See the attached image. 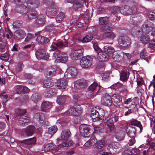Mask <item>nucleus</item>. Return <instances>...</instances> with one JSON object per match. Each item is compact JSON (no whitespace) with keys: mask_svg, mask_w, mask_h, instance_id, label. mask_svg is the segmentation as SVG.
<instances>
[{"mask_svg":"<svg viewBox=\"0 0 155 155\" xmlns=\"http://www.w3.org/2000/svg\"><path fill=\"white\" fill-rule=\"evenodd\" d=\"M82 113V110L81 106L78 105L74 107H71L69 110L65 112L61 113L56 118L58 119L56 122V124H59L62 126L65 125L67 123V121L64 120L62 118L67 115H73L78 116L80 115Z\"/></svg>","mask_w":155,"mask_h":155,"instance_id":"obj_1","label":"nucleus"},{"mask_svg":"<svg viewBox=\"0 0 155 155\" xmlns=\"http://www.w3.org/2000/svg\"><path fill=\"white\" fill-rule=\"evenodd\" d=\"M152 24L148 20L146 21L143 25L141 30L139 32V34H140V40L142 43L144 44H146L150 41V36L147 33L149 32V30L152 28Z\"/></svg>","mask_w":155,"mask_h":155,"instance_id":"obj_2","label":"nucleus"},{"mask_svg":"<svg viewBox=\"0 0 155 155\" xmlns=\"http://www.w3.org/2000/svg\"><path fill=\"white\" fill-rule=\"evenodd\" d=\"M92 127L86 124H82L79 127L80 135L85 137H90L93 133Z\"/></svg>","mask_w":155,"mask_h":155,"instance_id":"obj_3","label":"nucleus"},{"mask_svg":"<svg viewBox=\"0 0 155 155\" xmlns=\"http://www.w3.org/2000/svg\"><path fill=\"white\" fill-rule=\"evenodd\" d=\"M15 112L18 115H20V117L19 121V123L20 125H23L26 123H28L30 121V118L28 115L25 116L24 115L26 113L25 110L17 109Z\"/></svg>","mask_w":155,"mask_h":155,"instance_id":"obj_4","label":"nucleus"},{"mask_svg":"<svg viewBox=\"0 0 155 155\" xmlns=\"http://www.w3.org/2000/svg\"><path fill=\"white\" fill-rule=\"evenodd\" d=\"M68 35H66L64 37V41H59L57 42H53L51 46V50L54 51L57 48H63L68 46Z\"/></svg>","mask_w":155,"mask_h":155,"instance_id":"obj_5","label":"nucleus"},{"mask_svg":"<svg viewBox=\"0 0 155 155\" xmlns=\"http://www.w3.org/2000/svg\"><path fill=\"white\" fill-rule=\"evenodd\" d=\"M28 11L27 15L28 21L36 18L38 15L37 12L35 10H28V8L25 5H23L22 6V8L21 10L20 13L22 15L26 13Z\"/></svg>","mask_w":155,"mask_h":155,"instance_id":"obj_6","label":"nucleus"},{"mask_svg":"<svg viewBox=\"0 0 155 155\" xmlns=\"http://www.w3.org/2000/svg\"><path fill=\"white\" fill-rule=\"evenodd\" d=\"M92 58L90 56L84 57L81 60L80 64L81 67L86 68L90 67L92 64Z\"/></svg>","mask_w":155,"mask_h":155,"instance_id":"obj_7","label":"nucleus"},{"mask_svg":"<svg viewBox=\"0 0 155 155\" xmlns=\"http://www.w3.org/2000/svg\"><path fill=\"white\" fill-rule=\"evenodd\" d=\"M108 28L104 30L103 36L106 38L113 40L116 37L115 34L113 32L110 31V30L113 28L112 25L109 23L107 25Z\"/></svg>","mask_w":155,"mask_h":155,"instance_id":"obj_8","label":"nucleus"},{"mask_svg":"<svg viewBox=\"0 0 155 155\" xmlns=\"http://www.w3.org/2000/svg\"><path fill=\"white\" fill-rule=\"evenodd\" d=\"M118 42L121 46L127 47L130 45L131 41L130 38L127 36H121L119 38Z\"/></svg>","mask_w":155,"mask_h":155,"instance_id":"obj_9","label":"nucleus"},{"mask_svg":"<svg viewBox=\"0 0 155 155\" xmlns=\"http://www.w3.org/2000/svg\"><path fill=\"white\" fill-rule=\"evenodd\" d=\"M77 73V70L75 68L70 67L67 69L65 72L64 76L65 78H74L76 76Z\"/></svg>","mask_w":155,"mask_h":155,"instance_id":"obj_10","label":"nucleus"},{"mask_svg":"<svg viewBox=\"0 0 155 155\" xmlns=\"http://www.w3.org/2000/svg\"><path fill=\"white\" fill-rule=\"evenodd\" d=\"M121 147L120 143L117 142H114L108 145L107 149L111 152L114 151L115 153H118L121 150Z\"/></svg>","mask_w":155,"mask_h":155,"instance_id":"obj_11","label":"nucleus"},{"mask_svg":"<svg viewBox=\"0 0 155 155\" xmlns=\"http://www.w3.org/2000/svg\"><path fill=\"white\" fill-rule=\"evenodd\" d=\"M35 55L38 59L44 58L45 60H47L49 57L48 53L46 54L45 51L43 49L38 50L35 52Z\"/></svg>","mask_w":155,"mask_h":155,"instance_id":"obj_12","label":"nucleus"},{"mask_svg":"<svg viewBox=\"0 0 155 155\" xmlns=\"http://www.w3.org/2000/svg\"><path fill=\"white\" fill-rule=\"evenodd\" d=\"M124 52L122 51H117L114 52L112 55L113 60L117 62L122 61L124 58Z\"/></svg>","mask_w":155,"mask_h":155,"instance_id":"obj_13","label":"nucleus"},{"mask_svg":"<svg viewBox=\"0 0 155 155\" xmlns=\"http://www.w3.org/2000/svg\"><path fill=\"white\" fill-rule=\"evenodd\" d=\"M97 88L98 84L95 82H94L88 87V92L90 93L89 97H94L98 93V91L95 92Z\"/></svg>","mask_w":155,"mask_h":155,"instance_id":"obj_14","label":"nucleus"},{"mask_svg":"<svg viewBox=\"0 0 155 155\" xmlns=\"http://www.w3.org/2000/svg\"><path fill=\"white\" fill-rule=\"evenodd\" d=\"M35 118L39 119V121L40 124L44 127L47 126L48 124V121H45V118L44 114L43 113L36 114L34 115Z\"/></svg>","mask_w":155,"mask_h":155,"instance_id":"obj_15","label":"nucleus"},{"mask_svg":"<svg viewBox=\"0 0 155 155\" xmlns=\"http://www.w3.org/2000/svg\"><path fill=\"white\" fill-rule=\"evenodd\" d=\"M101 102L103 105L108 106H110L112 103V100L110 96L107 94H105V96L102 97Z\"/></svg>","mask_w":155,"mask_h":155,"instance_id":"obj_16","label":"nucleus"},{"mask_svg":"<svg viewBox=\"0 0 155 155\" xmlns=\"http://www.w3.org/2000/svg\"><path fill=\"white\" fill-rule=\"evenodd\" d=\"M82 51L81 49L72 51L70 55L71 59L73 60H77L79 59L82 55Z\"/></svg>","mask_w":155,"mask_h":155,"instance_id":"obj_17","label":"nucleus"},{"mask_svg":"<svg viewBox=\"0 0 155 155\" xmlns=\"http://www.w3.org/2000/svg\"><path fill=\"white\" fill-rule=\"evenodd\" d=\"M114 101V104L116 106L120 107L122 104V98L118 94H114L112 96Z\"/></svg>","mask_w":155,"mask_h":155,"instance_id":"obj_18","label":"nucleus"},{"mask_svg":"<svg viewBox=\"0 0 155 155\" xmlns=\"http://www.w3.org/2000/svg\"><path fill=\"white\" fill-rule=\"evenodd\" d=\"M67 84V81L64 79H60L57 80L56 86L59 89H65L66 87Z\"/></svg>","mask_w":155,"mask_h":155,"instance_id":"obj_19","label":"nucleus"},{"mask_svg":"<svg viewBox=\"0 0 155 155\" xmlns=\"http://www.w3.org/2000/svg\"><path fill=\"white\" fill-rule=\"evenodd\" d=\"M87 84L86 81L84 79H80L75 81L74 82V87L79 89L84 87Z\"/></svg>","mask_w":155,"mask_h":155,"instance_id":"obj_20","label":"nucleus"},{"mask_svg":"<svg viewBox=\"0 0 155 155\" xmlns=\"http://www.w3.org/2000/svg\"><path fill=\"white\" fill-rule=\"evenodd\" d=\"M96 56L97 59L100 61H105L108 59L109 56L106 53H104L102 51L97 52Z\"/></svg>","mask_w":155,"mask_h":155,"instance_id":"obj_21","label":"nucleus"},{"mask_svg":"<svg viewBox=\"0 0 155 155\" xmlns=\"http://www.w3.org/2000/svg\"><path fill=\"white\" fill-rule=\"evenodd\" d=\"M149 144V148L147 150V152L149 154L150 153V151H153L155 149V143H152L150 144L149 143V140H147L146 141V143L145 145L144 144H143L140 145L139 147V148L144 147L145 148H147L148 147V145Z\"/></svg>","mask_w":155,"mask_h":155,"instance_id":"obj_22","label":"nucleus"},{"mask_svg":"<svg viewBox=\"0 0 155 155\" xmlns=\"http://www.w3.org/2000/svg\"><path fill=\"white\" fill-rule=\"evenodd\" d=\"M52 104L51 102L47 101H43L41 105V109L42 111L46 112L51 108Z\"/></svg>","mask_w":155,"mask_h":155,"instance_id":"obj_23","label":"nucleus"},{"mask_svg":"<svg viewBox=\"0 0 155 155\" xmlns=\"http://www.w3.org/2000/svg\"><path fill=\"white\" fill-rule=\"evenodd\" d=\"M56 69V66H51L46 69L44 73V75L46 77L52 76L55 74Z\"/></svg>","mask_w":155,"mask_h":155,"instance_id":"obj_24","label":"nucleus"},{"mask_svg":"<svg viewBox=\"0 0 155 155\" xmlns=\"http://www.w3.org/2000/svg\"><path fill=\"white\" fill-rule=\"evenodd\" d=\"M120 12L124 15H128L133 13V11L131 8L128 6H122L120 11Z\"/></svg>","mask_w":155,"mask_h":155,"instance_id":"obj_25","label":"nucleus"},{"mask_svg":"<svg viewBox=\"0 0 155 155\" xmlns=\"http://www.w3.org/2000/svg\"><path fill=\"white\" fill-rule=\"evenodd\" d=\"M108 128L111 133H114L115 131V128L114 125L113 120L111 119H109L107 120L106 122Z\"/></svg>","mask_w":155,"mask_h":155,"instance_id":"obj_26","label":"nucleus"},{"mask_svg":"<svg viewBox=\"0 0 155 155\" xmlns=\"http://www.w3.org/2000/svg\"><path fill=\"white\" fill-rule=\"evenodd\" d=\"M71 135V134L69 130H63L61 134V137L63 142L68 140Z\"/></svg>","mask_w":155,"mask_h":155,"instance_id":"obj_27","label":"nucleus"},{"mask_svg":"<svg viewBox=\"0 0 155 155\" xmlns=\"http://www.w3.org/2000/svg\"><path fill=\"white\" fill-rule=\"evenodd\" d=\"M40 32H37L35 34V35L38 36L37 38V41L40 44H42L48 42L49 41V39L44 36L38 35L39 34Z\"/></svg>","mask_w":155,"mask_h":155,"instance_id":"obj_28","label":"nucleus"},{"mask_svg":"<svg viewBox=\"0 0 155 155\" xmlns=\"http://www.w3.org/2000/svg\"><path fill=\"white\" fill-rule=\"evenodd\" d=\"M99 113L96 110L92 109L91 110V117L94 121H97L100 120Z\"/></svg>","mask_w":155,"mask_h":155,"instance_id":"obj_29","label":"nucleus"},{"mask_svg":"<svg viewBox=\"0 0 155 155\" xmlns=\"http://www.w3.org/2000/svg\"><path fill=\"white\" fill-rule=\"evenodd\" d=\"M127 135L130 138H133L135 134L136 130L135 128L132 126L129 127L126 130Z\"/></svg>","mask_w":155,"mask_h":155,"instance_id":"obj_30","label":"nucleus"},{"mask_svg":"<svg viewBox=\"0 0 155 155\" xmlns=\"http://www.w3.org/2000/svg\"><path fill=\"white\" fill-rule=\"evenodd\" d=\"M111 88L115 90L121 89L123 91L127 92V89L126 86L123 85L119 83H117L113 84L111 86Z\"/></svg>","mask_w":155,"mask_h":155,"instance_id":"obj_31","label":"nucleus"},{"mask_svg":"<svg viewBox=\"0 0 155 155\" xmlns=\"http://www.w3.org/2000/svg\"><path fill=\"white\" fill-rule=\"evenodd\" d=\"M35 131V127L32 125H30L26 128L25 132L26 135L31 136L34 133Z\"/></svg>","mask_w":155,"mask_h":155,"instance_id":"obj_32","label":"nucleus"},{"mask_svg":"<svg viewBox=\"0 0 155 155\" xmlns=\"http://www.w3.org/2000/svg\"><path fill=\"white\" fill-rule=\"evenodd\" d=\"M21 142L23 145L24 144L29 145H33L36 143V138L35 137H34L32 138L25 140Z\"/></svg>","mask_w":155,"mask_h":155,"instance_id":"obj_33","label":"nucleus"},{"mask_svg":"<svg viewBox=\"0 0 155 155\" xmlns=\"http://www.w3.org/2000/svg\"><path fill=\"white\" fill-rule=\"evenodd\" d=\"M140 58L144 59L147 61H148L150 58V55L145 49H143L142 51L140 54Z\"/></svg>","mask_w":155,"mask_h":155,"instance_id":"obj_34","label":"nucleus"},{"mask_svg":"<svg viewBox=\"0 0 155 155\" xmlns=\"http://www.w3.org/2000/svg\"><path fill=\"white\" fill-rule=\"evenodd\" d=\"M97 141V140L94 136L91 137L89 140H88L84 145V146L89 147L94 145Z\"/></svg>","mask_w":155,"mask_h":155,"instance_id":"obj_35","label":"nucleus"},{"mask_svg":"<svg viewBox=\"0 0 155 155\" xmlns=\"http://www.w3.org/2000/svg\"><path fill=\"white\" fill-rule=\"evenodd\" d=\"M50 9H48L46 10V13L47 14L51 15H56L57 12L58 10L57 7L54 5H52Z\"/></svg>","mask_w":155,"mask_h":155,"instance_id":"obj_36","label":"nucleus"},{"mask_svg":"<svg viewBox=\"0 0 155 155\" xmlns=\"http://www.w3.org/2000/svg\"><path fill=\"white\" fill-rule=\"evenodd\" d=\"M15 35L17 38L21 39L23 38L26 36V33L24 30H19L15 32Z\"/></svg>","mask_w":155,"mask_h":155,"instance_id":"obj_37","label":"nucleus"},{"mask_svg":"<svg viewBox=\"0 0 155 155\" xmlns=\"http://www.w3.org/2000/svg\"><path fill=\"white\" fill-rule=\"evenodd\" d=\"M45 16L43 14H40L39 15L36 21L38 26L45 23Z\"/></svg>","mask_w":155,"mask_h":155,"instance_id":"obj_38","label":"nucleus"},{"mask_svg":"<svg viewBox=\"0 0 155 155\" xmlns=\"http://www.w3.org/2000/svg\"><path fill=\"white\" fill-rule=\"evenodd\" d=\"M66 96L65 95H59L57 98L56 102L59 105H63L65 102Z\"/></svg>","mask_w":155,"mask_h":155,"instance_id":"obj_39","label":"nucleus"},{"mask_svg":"<svg viewBox=\"0 0 155 155\" xmlns=\"http://www.w3.org/2000/svg\"><path fill=\"white\" fill-rule=\"evenodd\" d=\"M93 38V37L91 35H88L82 38H80L78 39L79 41L83 43H86L90 42Z\"/></svg>","mask_w":155,"mask_h":155,"instance_id":"obj_40","label":"nucleus"},{"mask_svg":"<svg viewBox=\"0 0 155 155\" xmlns=\"http://www.w3.org/2000/svg\"><path fill=\"white\" fill-rule=\"evenodd\" d=\"M61 53L59 51H56L53 54V59L54 60V62L56 63L59 62L60 60V57Z\"/></svg>","mask_w":155,"mask_h":155,"instance_id":"obj_41","label":"nucleus"},{"mask_svg":"<svg viewBox=\"0 0 155 155\" xmlns=\"http://www.w3.org/2000/svg\"><path fill=\"white\" fill-rule=\"evenodd\" d=\"M43 84L44 87L48 88L52 87L54 85V82L52 80L48 79L44 81Z\"/></svg>","mask_w":155,"mask_h":155,"instance_id":"obj_42","label":"nucleus"},{"mask_svg":"<svg viewBox=\"0 0 155 155\" xmlns=\"http://www.w3.org/2000/svg\"><path fill=\"white\" fill-rule=\"evenodd\" d=\"M125 135V133L124 131H120L117 132L115 137L118 141H121L124 139Z\"/></svg>","mask_w":155,"mask_h":155,"instance_id":"obj_43","label":"nucleus"},{"mask_svg":"<svg viewBox=\"0 0 155 155\" xmlns=\"http://www.w3.org/2000/svg\"><path fill=\"white\" fill-rule=\"evenodd\" d=\"M130 123L131 125L138 127L140 130V131H141L142 129V126L140 121L135 119H133L130 121Z\"/></svg>","mask_w":155,"mask_h":155,"instance_id":"obj_44","label":"nucleus"},{"mask_svg":"<svg viewBox=\"0 0 155 155\" xmlns=\"http://www.w3.org/2000/svg\"><path fill=\"white\" fill-rule=\"evenodd\" d=\"M109 18L107 17H100L99 18V22L100 25H106L109 21Z\"/></svg>","mask_w":155,"mask_h":155,"instance_id":"obj_45","label":"nucleus"},{"mask_svg":"<svg viewBox=\"0 0 155 155\" xmlns=\"http://www.w3.org/2000/svg\"><path fill=\"white\" fill-rule=\"evenodd\" d=\"M105 143L104 140H101L98 141L95 144V147L97 149H101L105 145Z\"/></svg>","mask_w":155,"mask_h":155,"instance_id":"obj_46","label":"nucleus"},{"mask_svg":"<svg viewBox=\"0 0 155 155\" xmlns=\"http://www.w3.org/2000/svg\"><path fill=\"white\" fill-rule=\"evenodd\" d=\"M27 3L30 4L34 8H37L39 5V2L38 0H28Z\"/></svg>","mask_w":155,"mask_h":155,"instance_id":"obj_47","label":"nucleus"},{"mask_svg":"<svg viewBox=\"0 0 155 155\" xmlns=\"http://www.w3.org/2000/svg\"><path fill=\"white\" fill-rule=\"evenodd\" d=\"M128 77L127 73L126 71H123L120 74V79L123 81H127Z\"/></svg>","mask_w":155,"mask_h":155,"instance_id":"obj_48","label":"nucleus"},{"mask_svg":"<svg viewBox=\"0 0 155 155\" xmlns=\"http://www.w3.org/2000/svg\"><path fill=\"white\" fill-rule=\"evenodd\" d=\"M104 51L106 53H107L108 54H113L114 52V49L113 47L111 46L107 47V46H104Z\"/></svg>","mask_w":155,"mask_h":155,"instance_id":"obj_49","label":"nucleus"},{"mask_svg":"<svg viewBox=\"0 0 155 155\" xmlns=\"http://www.w3.org/2000/svg\"><path fill=\"white\" fill-rule=\"evenodd\" d=\"M57 130L58 128L56 126H53L48 129V133L51 135H52L55 133Z\"/></svg>","mask_w":155,"mask_h":155,"instance_id":"obj_50","label":"nucleus"},{"mask_svg":"<svg viewBox=\"0 0 155 155\" xmlns=\"http://www.w3.org/2000/svg\"><path fill=\"white\" fill-rule=\"evenodd\" d=\"M64 16V13L62 12H60L57 15L56 18V20L57 22L60 23L62 21Z\"/></svg>","mask_w":155,"mask_h":155,"instance_id":"obj_51","label":"nucleus"},{"mask_svg":"<svg viewBox=\"0 0 155 155\" xmlns=\"http://www.w3.org/2000/svg\"><path fill=\"white\" fill-rule=\"evenodd\" d=\"M54 148V145L52 143H49L46 145L44 147V150L45 152L50 150H52Z\"/></svg>","mask_w":155,"mask_h":155,"instance_id":"obj_52","label":"nucleus"},{"mask_svg":"<svg viewBox=\"0 0 155 155\" xmlns=\"http://www.w3.org/2000/svg\"><path fill=\"white\" fill-rule=\"evenodd\" d=\"M67 141L68 140H66V141H64L62 144H59L58 145V147H68V146H70L72 144L73 142L72 141H69V142H68V143Z\"/></svg>","mask_w":155,"mask_h":155,"instance_id":"obj_53","label":"nucleus"},{"mask_svg":"<svg viewBox=\"0 0 155 155\" xmlns=\"http://www.w3.org/2000/svg\"><path fill=\"white\" fill-rule=\"evenodd\" d=\"M82 5V2L80 1H77L74 4L73 8L74 9H77L81 8Z\"/></svg>","mask_w":155,"mask_h":155,"instance_id":"obj_54","label":"nucleus"},{"mask_svg":"<svg viewBox=\"0 0 155 155\" xmlns=\"http://www.w3.org/2000/svg\"><path fill=\"white\" fill-rule=\"evenodd\" d=\"M60 59L59 62L65 63L67 61L68 59V57L67 54H61Z\"/></svg>","mask_w":155,"mask_h":155,"instance_id":"obj_55","label":"nucleus"},{"mask_svg":"<svg viewBox=\"0 0 155 155\" xmlns=\"http://www.w3.org/2000/svg\"><path fill=\"white\" fill-rule=\"evenodd\" d=\"M31 99L35 102H36L41 99V97L38 94H34L31 96Z\"/></svg>","mask_w":155,"mask_h":155,"instance_id":"obj_56","label":"nucleus"},{"mask_svg":"<svg viewBox=\"0 0 155 155\" xmlns=\"http://www.w3.org/2000/svg\"><path fill=\"white\" fill-rule=\"evenodd\" d=\"M11 140L12 141V142H11V144H10V146L13 148H15L16 147H17L18 145H20V144H21V142H15L14 141V142H13V141L14 140V139H12V140L11 139Z\"/></svg>","mask_w":155,"mask_h":155,"instance_id":"obj_57","label":"nucleus"},{"mask_svg":"<svg viewBox=\"0 0 155 155\" xmlns=\"http://www.w3.org/2000/svg\"><path fill=\"white\" fill-rule=\"evenodd\" d=\"M148 17L151 20L155 19V11H152L150 12L148 15Z\"/></svg>","mask_w":155,"mask_h":155,"instance_id":"obj_58","label":"nucleus"},{"mask_svg":"<svg viewBox=\"0 0 155 155\" xmlns=\"http://www.w3.org/2000/svg\"><path fill=\"white\" fill-rule=\"evenodd\" d=\"M1 59L6 61H8L9 58V56L8 53H6L2 54L0 56Z\"/></svg>","mask_w":155,"mask_h":155,"instance_id":"obj_59","label":"nucleus"},{"mask_svg":"<svg viewBox=\"0 0 155 155\" xmlns=\"http://www.w3.org/2000/svg\"><path fill=\"white\" fill-rule=\"evenodd\" d=\"M0 97L4 101H7L8 99L7 94L5 92L0 93Z\"/></svg>","mask_w":155,"mask_h":155,"instance_id":"obj_60","label":"nucleus"},{"mask_svg":"<svg viewBox=\"0 0 155 155\" xmlns=\"http://www.w3.org/2000/svg\"><path fill=\"white\" fill-rule=\"evenodd\" d=\"M48 96H52L56 94V90L54 88H50L48 92Z\"/></svg>","mask_w":155,"mask_h":155,"instance_id":"obj_61","label":"nucleus"},{"mask_svg":"<svg viewBox=\"0 0 155 155\" xmlns=\"http://www.w3.org/2000/svg\"><path fill=\"white\" fill-rule=\"evenodd\" d=\"M23 86L22 85H18L16 87V92L17 94H19L22 92Z\"/></svg>","mask_w":155,"mask_h":155,"instance_id":"obj_62","label":"nucleus"},{"mask_svg":"<svg viewBox=\"0 0 155 155\" xmlns=\"http://www.w3.org/2000/svg\"><path fill=\"white\" fill-rule=\"evenodd\" d=\"M147 44L148 47H152L155 45V39L150 40L148 42Z\"/></svg>","mask_w":155,"mask_h":155,"instance_id":"obj_63","label":"nucleus"},{"mask_svg":"<svg viewBox=\"0 0 155 155\" xmlns=\"http://www.w3.org/2000/svg\"><path fill=\"white\" fill-rule=\"evenodd\" d=\"M131 152L132 155H137L140 153V150L136 148H134L132 149Z\"/></svg>","mask_w":155,"mask_h":155,"instance_id":"obj_64","label":"nucleus"}]
</instances>
